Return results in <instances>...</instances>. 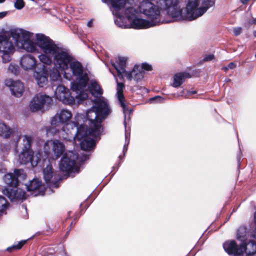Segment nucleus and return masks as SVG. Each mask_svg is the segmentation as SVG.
<instances>
[{"label":"nucleus","mask_w":256,"mask_h":256,"mask_svg":"<svg viewBox=\"0 0 256 256\" xmlns=\"http://www.w3.org/2000/svg\"><path fill=\"white\" fill-rule=\"evenodd\" d=\"M38 41L43 52L38 56L42 62L48 66L53 64L61 72L68 70L70 63L74 58L68 49L56 44L46 35L38 36Z\"/></svg>","instance_id":"1"},{"label":"nucleus","mask_w":256,"mask_h":256,"mask_svg":"<svg viewBox=\"0 0 256 256\" xmlns=\"http://www.w3.org/2000/svg\"><path fill=\"white\" fill-rule=\"evenodd\" d=\"M139 11L132 6H127L126 14L132 28H147L163 22L160 16V6L148 1H142L138 6Z\"/></svg>","instance_id":"2"},{"label":"nucleus","mask_w":256,"mask_h":256,"mask_svg":"<svg viewBox=\"0 0 256 256\" xmlns=\"http://www.w3.org/2000/svg\"><path fill=\"white\" fill-rule=\"evenodd\" d=\"M160 8L164 9L167 14L176 20H193L202 16L208 10L205 6L198 8L199 0H187L186 14H184L179 5L178 0H157Z\"/></svg>","instance_id":"3"},{"label":"nucleus","mask_w":256,"mask_h":256,"mask_svg":"<svg viewBox=\"0 0 256 256\" xmlns=\"http://www.w3.org/2000/svg\"><path fill=\"white\" fill-rule=\"evenodd\" d=\"M64 72L66 79L76 80L71 82L70 86L71 90L76 93V98L80 101L86 98L88 95L84 90L90 78L82 64L74 58L70 63L68 70Z\"/></svg>","instance_id":"4"},{"label":"nucleus","mask_w":256,"mask_h":256,"mask_svg":"<svg viewBox=\"0 0 256 256\" xmlns=\"http://www.w3.org/2000/svg\"><path fill=\"white\" fill-rule=\"evenodd\" d=\"M26 175L24 170L22 169L14 170V172L6 174L4 178V182L12 188H6L4 190L3 194L10 200H24L26 192L21 188H18L19 178H24Z\"/></svg>","instance_id":"5"},{"label":"nucleus","mask_w":256,"mask_h":256,"mask_svg":"<svg viewBox=\"0 0 256 256\" xmlns=\"http://www.w3.org/2000/svg\"><path fill=\"white\" fill-rule=\"evenodd\" d=\"M126 58L120 56L118 62L112 63V66L116 70L118 76L120 78H123V74H124L128 80H134L136 82H139L144 78V70L150 71L152 69L150 64L144 62L141 66L135 65L131 71H126Z\"/></svg>","instance_id":"6"},{"label":"nucleus","mask_w":256,"mask_h":256,"mask_svg":"<svg viewBox=\"0 0 256 256\" xmlns=\"http://www.w3.org/2000/svg\"><path fill=\"white\" fill-rule=\"evenodd\" d=\"M33 139V137L30 136H24L22 151L19 154L20 162L21 164H26L30 162L32 167L37 166L41 167L44 165V162L41 159L42 154L40 152H37L34 156V151L32 149Z\"/></svg>","instance_id":"7"},{"label":"nucleus","mask_w":256,"mask_h":256,"mask_svg":"<svg viewBox=\"0 0 256 256\" xmlns=\"http://www.w3.org/2000/svg\"><path fill=\"white\" fill-rule=\"evenodd\" d=\"M88 130L89 128L86 126H79L77 122H71L62 128L60 138L68 140L73 138L80 141L88 136Z\"/></svg>","instance_id":"8"},{"label":"nucleus","mask_w":256,"mask_h":256,"mask_svg":"<svg viewBox=\"0 0 256 256\" xmlns=\"http://www.w3.org/2000/svg\"><path fill=\"white\" fill-rule=\"evenodd\" d=\"M72 116V112L66 109H62L59 112L56 113L51 119V126H46V130L48 134L52 136L58 134L60 138L61 132V125L66 126Z\"/></svg>","instance_id":"9"},{"label":"nucleus","mask_w":256,"mask_h":256,"mask_svg":"<svg viewBox=\"0 0 256 256\" xmlns=\"http://www.w3.org/2000/svg\"><path fill=\"white\" fill-rule=\"evenodd\" d=\"M78 158V154L72 152L66 153L60 160V170L66 172L70 176H74V175L72 174L73 173L78 174L79 172L80 168L76 166Z\"/></svg>","instance_id":"10"},{"label":"nucleus","mask_w":256,"mask_h":256,"mask_svg":"<svg viewBox=\"0 0 256 256\" xmlns=\"http://www.w3.org/2000/svg\"><path fill=\"white\" fill-rule=\"evenodd\" d=\"M128 4V0H113L111 1L112 10L113 15L115 16L114 23L118 27L126 28V25L124 22V15L126 16L125 10L124 12L123 9ZM127 18V16H126Z\"/></svg>","instance_id":"11"},{"label":"nucleus","mask_w":256,"mask_h":256,"mask_svg":"<svg viewBox=\"0 0 256 256\" xmlns=\"http://www.w3.org/2000/svg\"><path fill=\"white\" fill-rule=\"evenodd\" d=\"M39 35H44L42 34H36V42L30 39L32 33L24 32V38L17 42V46L28 52H34L37 50V47L40 46L38 44V38Z\"/></svg>","instance_id":"12"},{"label":"nucleus","mask_w":256,"mask_h":256,"mask_svg":"<svg viewBox=\"0 0 256 256\" xmlns=\"http://www.w3.org/2000/svg\"><path fill=\"white\" fill-rule=\"evenodd\" d=\"M52 103L51 97L46 94H36L30 102V107L32 111L36 112L42 110L44 106L48 107Z\"/></svg>","instance_id":"13"},{"label":"nucleus","mask_w":256,"mask_h":256,"mask_svg":"<svg viewBox=\"0 0 256 256\" xmlns=\"http://www.w3.org/2000/svg\"><path fill=\"white\" fill-rule=\"evenodd\" d=\"M86 116L89 121L90 132L92 134L95 132L98 134L100 131L102 130L101 124L102 122L99 119V117L92 108L87 110Z\"/></svg>","instance_id":"14"},{"label":"nucleus","mask_w":256,"mask_h":256,"mask_svg":"<svg viewBox=\"0 0 256 256\" xmlns=\"http://www.w3.org/2000/svg\"><path fill=\"white\" fill-rule=\"evenodd\" d=\"M56 98L66 104H72L74 102V98L71 95L70 90L63 86L58 84L55 90Z\"/></svg>","instance_id":"15"},{"label":"nucleus","mask_w":256,"mask_h":256,"mask_svg":"<svg viewBox=\"0 0 256 256\" xmlns=\"http://www.w3.org/2000/svg\"><path fill=\"white\" fill-rule=\"evenodd\" d=\"M92 108L102 122L110 114V109L108 103L102 99L95 100Z\"/></svg>","instance_id":"16"},{"label":"nucleus","mask_w":256,"mask_h":256,"mask_svg":"<svg viewBox=\"0 0 256 256\" xmlns=\"http://www.w3.org/2000/svg\"><path fill=\"white\" fill-rule=\"evenodd\" d=\"M102 132V130L100 131L98 134L95 132L90 134L89 130L88 135L90 136L80 140V146L81 149L86 151L93 150L95 148L96 142H98L100 138V136Z\"/></svg>","instance_id":"17"},{"label":"nucleus","mask_w":256,"mask_h":256,"mask_svg":"<svg viewBox=\"0 0 256 256\" xmlns=\"http://www.w3.org/2000/svg\"><path fill=\"white\" fill-rule=\"evenodd\" d=\"M48 162V164H46V167L43 169L44 179L50 189L58 188L59 186V180L56 179L55 178H53L54 170L52 164L49 162Z\"/></svg>","instance_id":"18"},{"label":"nucleus","mask_w":256,"mask_h":256,"mask_svg":"<svg viewBox=\"0 0 256 256\" xmlns=\"http://www.w3.org/2000/svg\"><path fill=\"white\" fill-rule=\"evenodd\" d=\"M223 248L228 254H234L235 256H240L245 250L244 246H238L234 240L225 242L223 244Z\"/></svg>","instance_id":"19"},{"label":"nucleus","mask_w":256,"mask_h":256,"mask_svg":"<svg viewBox=\"0 0 256 256\" xmlns=\"http://www.w3.org/2000/svg\"><path fill=\"white\" fill-rule=\"evenodd\" d=\"M6 86L10 88L12 95L16 97H20L24 91L23 84L20 80H13L12 79H8L5 81Z\"/></svg>","instance_id":"20"},{"label":"nucleus","mask_w":256,"mask_h":256,"mask_svg":"<svg viewBox=\"0 0 256 256\" xmlns=\"http://www.w3.org/2000/svg\"><path fill=\"white\" fill-rule=\"evenodd\" d=\"M20 64L25 70H33L37 66V60L30 54H24L21 58Z\"/></svg>","instance_id":"21"},{"label":"nucleus","mask_w":256,"mask_h":256,"mask_svg":"<svg viewBox=\"0 0 256 256\" xmlns=\"http://www.w3.org/2000/svg\"><path fill=\"white\" fill-rule=\"evenodd\" d=\"M14 50L10 36L8 34H0V52L12 53Z\"/></svg>","instance_id":"22"},{"label":"nucleus","mask_w":256,"mask_h":256,"mask_svg":"<svg viewBox=\"0 0 256 256\" xmlns=\"http://www.w3.org/2000/svg\"><path fill=\"white\" fill-rule=\"evenodd\" d=\"M28 191L38 190L34 194L35 196H44V190L42 188V180L38 178H34L30 180L28 184H26Z\"/></svg>","instance_id":"23"},{"label":"nucleus","mask_w":256,"mask_h":256,"mask_svg":"<svg viewBox=\"0 0 256 256\" xmlns=\"http://www.w3.org/2000/svg\"><path fill=\"white\" fill-rule=\"evenodd\" d=\"M124 87V85L123 83L118 82L116 88V94L120 106L122 108V111L128 112V110H132V109L129 108L124 103V97L123 94V90Z\"/></svg>","instance_id":"24"},{"label":"nucleus","mask_w":256,"mask_h":256,"mask_svg":"<svg viewBox=\"0 0 256 256\" xmlns=\"http://www.w3.org/2000/svg\"><path fill=\"white\" fill-rule=\"evenodd\" d=\"M34 77L38 84L40 87H43L46 86L48 82V74L46 70L42 69L39 72L35 71L34 73Z\"/></svg>","instance_id":"25"},{"label":"nucleus","mask_w":256,"mask_h":256,"mask_svg":"<svg viewBox=\"0 0 256 256\" xmlns=\"http://www.w3.org/2000/svg\"><path fill=\"white\" fill-rule=\"evenodd\" d=\"M65 151V146L63 142L59 140H53L52 152L54 154V158L57 159L60 157Z\"/></svg>","instance_id":"26"},{"label":"nucleus","mask_w":256,"mask_h":256,"mask_svg":"<svg viewBox=\"0 0 256 256\" xmlns=\"http://www.w3.org/2000/svg\"><path fill=\"white\" fill-rule=\"evenodd\" d=\"M128 112H123V114L124 115V124L125 128V142H127V145H128L130 140V129L128 128L127 126L129 125L132 110H128Z\"/></svg>","instance_id":"27"},{"label":"nucleus","mask_w":256,"mask_h":256,"mask_svg":"<svg viewBox=\"0 0 256 256\" xmlns=\"http://www.w3.org/2000/svg\"><path fill=\"white\" fill-rule=\"evenodd\" d=\"M190 78L191 75L187 72L176 74L174 76L172 86L174 88H178L183 84L186 78Z\"/></svg>","instance_id":"28"},{"label":"nucleus","mask_w":256,"mask_h":256,"mask_svg":"<svg viewBox=\"0 0 256 256\" xmlns=\"http://www.w3.org/2000/svg\"><path fill=\"white\" fill-rule=\"evenodd\" d=\"M89 91L94 97H100L102 96V89L96 80H91L88 86Z\"/></svg>","instance_id":"29"},{"label":"nucleus","mask_w":256,"mask_h":256,"mask_svg":"<svg viewBox=\"0 0 256 256\" xmlns=\"http://www.w3.org/2000/svg\"><path fill=\"white\" fill-rule=\"evenodd\" d=\"M242 246H245L244 252H246V256H253L256 253V242L255 241L250 240L248 243L246 242Z\"/></svg>","instance_id":"30"},{"label":"nucleus","mask_w":256,"mask_h":256,"mask_svg":"<svg viewBox=\"0 0 256 256\" xmlns=\"http://www.w3.org/2000/svg\"><path fill=\"white\" fill-rule=\"evenodd\" d=\"M24 32H28L22 28H14L10 30V35L9 36L14 39L16 44L17 45V42L20 40L21 38H24Z\"/></svg>","instance_id":"31"},{"label":"nucleus","mask_w":256,"mask_h":256,"mask_svg":"<svg viewBox=\"0 0 256 256\" xmlns=\"http://www.w3.org/2000/svg\"><path fill=\"white\" fill-rule=\"evenodd\" d=\"M12 132V130L4 122L0 121V136L8 138Z\"/></svg>","instance_id":"32"},{"label":"nucleus","mask_w":256,"mask_h":256,"mask_svg":"<svg viewBox=\"0 0 256 256\" xmlns=\"http://www.w3.org/2000/svg\"><path fill=\"white\" fill-rule=\"evenodd\" d=\"M60 71V70L54 67L50 70L49 75L51 81L58 82L61 81L62 78Z\"/></svg>","instance_id":"33"},{"label":"nucleus","mask_w":256,"mask_h":256,"mask_svg":"<svg viewBox=\"0 0 256 256\" xmlns=\"http://www.w3.org/2000/svg\"><path fill=\"white\" fill-rule=\"evenodd\" d=\"M246 228L244 226L240 227L237 230V239L242 242V244H243L246 242Z\"/></svg>","instance_id":"34"},{"label":"nucleus","mask_w":256,"mask_h":256,"mask_svg":"<svg viewBox=\"0 0 256 256\" xmlns=\"http://www.w3.org/2000/svg\"><path fill=\"white\" fill-rule=\"evenodd\" d=\"M53 146V140H47L44 146V151L47 158L51 157L50 154H52V157L54 158L52 152V148Z\"/></svg>","instance_id":"35"},{"label":"nucleus","mask_w":256,"mask_h":256,"mask_svg":"<svg viewBox=\"0 0 256 256\" xmlns=\"http://www.w3.org/2000/svg\"><path fill=\"white\" fill-rule=\"evenodd\" d=\"M26 242V240H21L16 244H14L12 246L7 248L6 250L8 252H12L16 250H20Z\"/></svg>","instance_id":"36"},{"label":"nucleus","mask_w":256,"mask_h":256,"mask_svg":"<svg viewBox=\"0 0 256 256\" xmlns=\"http://www.w3.org/2000/svg\"><path fill=\"white\" fill-rule=\"evenodd\" d=\"M8 202L3 196H0V215L3 211L6 208Z\"/></svg>","instance_id":"37"},{"label":"nucleus","mask_w":256,"mask_h":256,"mask_svg":"<svg viewBox=\"0 0 256 256\" xmlns=\"http://www.w3.org/2000/svg\"><path fill=\"white\" fill-rule=\"evenodd\" d=\"M8 70L14 75H17L19 73V67L18 65L10 64L9 65Z\"/></svg>","instance_id":"38"},{"label":"nucleus","mask_w":256,"mask_h":256,"mask_svg":"<svg viewBox=\"0 0 256 256\" xmlns=\"http://www.w3.org/2000/svg\"><path fill=\"white\" fill-rule=\"evenodd\" d=\"M214 0H202V6L208 7V10L214 5Z\"/></svg>","instance_id":"39"},{"label":"nucleus","mask_w":256,"mask_h":256,"mask_svg":"<svg viewBox=\"0 0 256 256\" xmlns=\"http://www.w3.org/2000/svg\"><path fill=\"white\" fill-rule=\"evenodd\" d=\"M25 5V3L23 0H16L14 4V6L17 10L22 9Z\"/></svg>","instance_id":"40"},{"label":"nucleus","mask_w":256,"mask_h":256,"mask_svg":"<svg viewBox=\"0 0 256 256\" xmlns=\"http://www.w3.org/2000/svg\"><path fill=\"white\" fill-rule=\"evenodd\" d=\"M2 54V60L4 63L9 62L11 60L10 54L12 53L1 52Z\"/></svg>","instance_id":"41"},{"label":"nucleus","mask_w":256,"mask_h":256,"mask_svg":"<svg viewBox=\"0 0 256 256\" xmlns=\"http://www.w3.org/2000/svg\"><path fill=\"white\" fill-rule=\"evenodd\" d=\"M214 55L212 54H210L208 55H206L203 58L202 60L204 62H208L214 59Z\"/></svg>","instance_id":"42"},{"label":"nucleus","mask_w":256,"mask_h":256,"mask_svg":"<svg viewBox=\"0 0 256 256\" xmlns=\"http://www.w3.org/2000/svg\"><path fill=\"white\" fill-rule=\"evenodd\" d=\"M154 100H156L157 102H161L164 100V98L162 97H161L160 96H154V97L150 98V102H152Z\"/></svg>","instance_id":"43"},{"label":"nucleus","mask_w":256,"mask_h":256,"mask_svg":"<svg viewBox=\"0 0 256 256\" xmlns=\"http://www.w3.org/2000/svg\"><path fill=\"white\" fill-rule=\"evenodd\" d=\"M234 34L236 36L240 35L242 32V28L240 27L234 28L233 30Z\"/></svg>","instance_id":"44"},{"label":"nucleus","mask_w":256,"mask_h":256,"mask_svg":"<svg viewBox=\"0 0 256 256\" xmlns=\"http://www.w3.org/2000/svg\"><path fill=\"white\" fill-rule=\"evenodd\" d=\"M236 67V64L234 62H230L224 68L234 69Z\"/></svg>","instance_id":"45"},{"label":"nucleus","mask_w":256,"mask_h":256,"mask_svg":"<svg viewBox=\"0 0 256 256\" xmlns=\"http://www.w3.org/2000/svg\"><path fill=\"white\" fill-rule=\"evenodd\" d=\"M89 158V155L82 154L81 158V162H84Z\"/></svg>","instance_id":"46"},{"label":"nucleus","mask_w":256,"mask_h":256,"mask_svg":"<svg viewBox=\"0 0 256 256\" xmlns=\"http://www.w3.org/2000/svg\"><path fill=\"white\" fill-rule=\"evenodd\" d=\"M128 145H127V142H125V144L124 146V148H123V153H124V156L126 153V152L127 150H128Z\"/></svg>","instance_id":"47"},{"label":"nucleus","mask_w":256,"mask_h":256,"mask_svg":"<svg viewBox=\"0 0 256 256\" xmlns=\"http://www.w3.org/2000/svg\"><path fill=\"white\" fill-rule=\"evenodd\" d=\"M93 22H94V20L93 19H91L90 20H89L87 24H86V26L88 27V28H92L93 26Z\"/></svg>","instance_id":"48"},{"label":"nucleus","mask_w":256,"mask_h":256,"mask_svg":"<svg viewBox=\"0 0 256 256\" xmlns=\"http://www.w3.org/2000/svg\"><path fill=\"white\" fill-rule=\"evenodd\" d=\"M7 14V12H0V18H4Z\"/></svg>","instance_id":"49"},{"label":"nucleus","mask_w":256,"mask_h":256,"mask_svg":"<svg viewBox=\"0 0 256 256\" xmlns=\"http://www.w3.org/2000/svg\"><path fill=\"white\" fill-rule=\"evenodd\" d=\"M10 149V146L9 144H6V151Z\"/></svg>","instance_id":"50"},{"label":"nucleus","mask_w":256,"mask_h":256,"mask_svg":"<svg viewBox=\"0 0 256 256\" xmlns=\"http://www.w3.org/2000/svg\"><path fill=\"white\" fill-rule=\"evenodd\" d=\"M249 0H240L241 2L243 4H245L247 3L248 2Z\"/></svg>","instance_id":"51"},{"label":"nucleus","mask_w":256,"mask_h":256,"mask_svg":"<svg viewBox=\"0 0 256 256\" xmlns=\"http://www.w3.org/2000/svg\"><path fill=\"white\" fill-rule=\"evenodd\" d=\"M252 24H256V18H252Z\"/></svg>","instance_id":"52"},{"label":"nucleus","mask_w":256,"mask_h":256,"mask_svg":"<svg viewBox=\"0 0 256 256\" xmlns=\"http://www.w3.org/2000/svg\"><path fill=\"white\" fill-rule=\"evenodd\" d=\"M189 94H196V91H190L188 92Z\"/></svg>","instance_id":"53"},{"label":"nucleus","mask_w":256,"mask_h":256,"mask_svg":"<svg viewBox=\"0 0 256 256\" xmlns=\"http://www.w3.org/2000/svg\"><path fill=\"white\" fill-rule=\"evenodd\" d=\"M254 222L256 224V212H255V213L254 214Z\"/></svg>","instance_id":"54"},{"label":"nucleus","mask_w":256,"mask_h":256,"mask_svg":"<svg viewBox=\"0 0 256 256\" xmlns=\"http://www.w3.org/2000/svg\"><path fill=\"white\" fill-rule=\"evenodd\" d=\"M22 208H24L26 210V205L22 204Z\"/></svg>","instance_id":"55"},{"label":"nucleus","mask_w":256,"mask_h":256,"mask_svg":"<svg viewBox=\"0 0 256 256\" xmlns=\"http://www.w3.org/2000/svg\"><path fill=\"white\" fill-rule=\"evenodd\" d=\"M238 158V162H240V157H238V158Z\"/></svg>","instance_id":"56"},{"label":"nucleus","mask_w":256,"mask_h":256,"mask_svg":"<svg viewBox=\"0 0 256 256\" xmlns=\"http://www.w3.org/2000/svg\"><path fill=\"white\" fill-rule=\"evenodd\" d=\"M5 0H0V3H2L4 2Z\"/></svg>","instance_id":"57"},{"label":"nucleus","mask_w":256,"mask_h":256,"mask_svg":"<svg viewBox=\"0 0 256 256\" xmlns=\"http://www.w3.org/2000/svg\"><path fill=\"white\" fill-rule=\"evenodd\" d=\"M223 70H229L228 68H224V67L222 68Z\"/></svg>","instance_id":"58"},{"label":"nucleus","mask_w":256,"mask_h":256,"mask_svg":"<svg viewBox=\"0 0 256 256\" xmlns=\"http://www.w3.org/2000/svg\"><path fill=\"white\" fill-rule=\"evenodd\" d=\"M254 36H256V31L254 32Z\"/></svg>","instance_id":"59"},{"label":"nucleus","mask_w":256,"mask_h":256,"mask_svg":"<svg viewBox=\"0 0 256 256\" xmlns=\"http://www.w3.org/2000/svg\"><path fill=\"white\" fill-rule=\"evenodd\" d=\"M118 158H120V160L121 158H122V156H120Z\"/></svg>","instance_id":"60"},{"label":"nucleus","mask_w":256,"mask_h":256,"mask_svg":"<svg viewBox=\"0 0 256 256\" xmlns=\"http://www.w3.org/2000/svg\"><path fill=\"white\" fill-rule=\"evenodd\" d=\"M72 224H73V222H71V224H70V226L71 227V226H72Z\"/></svg>","instance_id":"61"},{"label":"nucleus","mask_w":256,"mask_h":256,"mask_svg":"<svg viewBox=\"0 0 256 256\" xmlns=\"http://www.w3.org/2000/svg\"><path fill=\"white\" fill-rule=\"evenodd\" d=\"M226 80L227 82H228V81H230V79H228V80Z\"/></svg>","instance_id":"62"},{"label":"nucleus","mask_w":256,"mask_h":256,"mask_svg":"<svg viewBox=\"0 0 256 256\" xmlns=\"http://www.w3.org/2000/svg\"><path fill=\"white\" fill-rule=\"evenodd\" d=\"M68 232H69V231H68V232H66V234H68Z\"/></svg>","instance_id":"63"},{"label":"nucleus","mask_w":256,"mask_h":256,"mask_svg":"<svg viewBox=\"0 0 256 256\" xmlns=\"http://www.w3.org/2000/svg\"><path fill=\"white\" fill-rule=\"evenodd\" d=\"M200 2V0H199V2Z\"/></svg>","instance_id":"64"}]
</instances>
